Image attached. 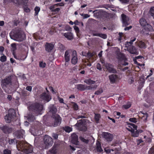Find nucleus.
I'll return each mask as SVG.
<instances>
[{"label":"nucleus","mask_w":154,"mask_h":154,"mask_svg":"<svg viewBox=\"0 0 154 154\" xmlns=\"http://www.w3.org/2000/svg\"><path fill=\"white\" fill-rule=\"evenodd\" d=\"M40 8L39 7L36 6L34 9V11H35V13L34 15L35 16L37 15L38 14L39 12L40 11Z\"/></svg>","instance_id":"obj_43"},{"label":"nucleus","mask_w":154,"mask_h":154,"mask_svg":"<svg viewBox=\"0 0 154 154\" xmlns=\"http://www.w3.org/2000/svg\"><path fill=\"white\" fill-rule=\"evenodd\" d=\"M110 83L113 84L116 83L119 79L118 75L114 74H111L109 76Z\"/></svg>","instance_id":"obj_19"},{"label":"nucleus","mask_w":154,"mask_h":154,"mask_svg":"<svg viewBox=\"0 0 154 154\" xmlns=\"http://www.w3.org/2000/svg\"><path fill=\"white\" fill-rule=\"evenodd\" d=\"M144 76L141 77L140 79V81L141 82L140 83L138 87V89L140 90L143 87L144 83V79L143 78Z\"/></svg>","instance_id":"obj_31"},{"label":"nucleus","mask_w":154,"mask_h":154,"mask_svg":"<svg viewBox=\"0 0 154 154\" xmlns=\"http://www.w3.org/2000/svg\"><path fill=\"white\" fill-rule=\"evenodd\" d=\"M72 51L71 50H68L65 51L64 54V59L66 63L70 61V54H72Z\"/></svg>","instance_id":"obj_22"},{"label":"nucleus","mask_w":154,"mask_h":154,"mask_svg":"<svg viewBox=\"0 0 154 154\" xmlns=\"http://www.w3.org/2000/svg\"><path fill=\"white\" fill-rule=\"evenodd\" d=\"M56 6V5H54L51 6L50 7H49V9L51 11V12H53V10L54 9L55 7Z\"/></svg>","instance_id":"obj_64"},{"label":"nucleus","mask_w":154,"mask_h":154,"mask_svg":"<svg viewBox=\"0 0 154 154\" xmlns=\"http://www.w3.org/2000/svg\"><path fill=\"white\" fill-rule=\"evenodd\" d=\"M122 3L124 4L128 3L129 1V0H119Z\"/></svg>","instance_id":"obj_62"},{"label":"nucleus","mask_w":154,"mask_h":154,"mask_svg":"<svg viewBox=\"0 0 154 154\" xmlns=\"http://www.w3.org/2000/svg\"><path fill=\"white\" fill-rule=\"evenodd\" d=\"M44 144L43 147L45 149H47L51 146L53 143V140L50 136L45 135L43 139Z\"/></svg>","instance_id":"obj_4"},{"label":"nucleus","mask_w":154,"mask_h":154,"mask_svg":"<svg viewBox=\"0 0 154 154\" xmlns=\"http://www.w3.org/2000/svg\"><path fill=\"white\" fill-rule=\"evenodd\" d=\"M23 147L22 151L26 154L31 153L33 152V147L28 143H25L23 145Z\"/></svg>","instance_id":"obj_11"},{"label":"nucleus","mask_w":154,"mask_h":154,"mask_svg":"<svg viewBox=\"0 0 154 154\" xmlns=\"http://www.w3.org/2000/svg\"><path fill=\"white\" fill-rule=\"evenodd\" d=\"M71 137L72 140L71 142L72 143L75 145L79 144L78 136L75 133H73L71 135Z\"/></svg>","instance_id":"obj_23"},{"label":"nucleus","mask_w":154,"mask_h":154,"mask_svg":"<svg viewBox=\"0 0 154 154\" xmlns=\"http://www.w3.org/2000/svg\"><path fill=\"white\" fill-rule=\"evenodd\" d=\"M8 143L10 145L15 144L17 143V140L15 138L13 139L8 138Z\"/></svg>","instance_id":"obj_36"},{"label":"nucleus","mask_w":154,"mask_h":154,"mask_svg":"<svg viewBox=\"0 0 154 154\" xmlns=\"http://www.w3.org/2000/svg\"><path fill=\"white\" fill-rule=\"evenodd\" d=\"M103 92V89L102 88H100L98 90L95 91L94 93L95 94L99 95L101 94Z\"/></svg>","instance_id":"obj_45"},{"label":"nucleus","mask_w":154,"mask_h":154,"mask_svg":"<svg viewBox=\"0 0 154 154\" xmlns=\"http://www.w3.org/2000/svg\"><path fill=\"white\" fill-rule=\"evenodd\" d=\"M122 20V26L126 27L129 24L128 22L129 20V17L124 14L121 15Z\"/></svg>","instance_id":"obj_12"},{"label":"nucleus","mask_w":154,"mask_h":154,"mask_svg":"<svg viewBox=\"0 0 154 154\" xmlns=\"http://www.w3.org/2000/svg\"><path fill=\"white\" fill-rule=\"evenodd\" d=\"M60 144L57 143H55L52 147L48 151V152L51 154H56Z\"/></svg>","instance_id":"obj_18"},{"label":"nucleus","mask_w":154,"mask_h":154,"mask_svg":"<svg viewBox=\"0 0 154 154\" xmlns=\"http://www.w3.org/2000/svg\"><path fill=\"white\" fill-rule=\"evenodd\" d=\"M38 125H34L30 129V131L31 133L33 135H36L38 133V131L40 128V126L38 124L40 123L38 122Z\"/></svg>","instance_id":"obj_14"},{"label":"nucleus","mask_w":154,"mask_h":154,"mask_svg":"<svg viewBox=\"0 0 154 154\" xmlns=\"http://www.w3.org/2000/svg\"><path fill=\"white\" fill-rule=\"evenodd\" d=\"M139 23L142 27V30L140 31V33L143 34L144 32L143 31V29H144V16H142V17L140 19Z\"/></svg>","instance_id":"obj_27"},{"label":"nucleus","mask_w":154,"mask_h":154,"mask_svg":"<svg viewBox=\"0 0 154 154\" xmlns=\"http://www.w3.org/2000/svg\"><path fill=\"white\" fill-rule=\"evenodd\" d=\"M100 117V114H95L94 119L95 120L96 122L97 123H99V119Z\"/></svg>","instance_id":"obj_41"},{"label":"nucleus","mask_w":154,"mask_h":154,"mask_svg":"<svg viewBox=\"0 0 154 154\" xmlns=\"http://www.w3.org/2000/svg\"><path fill=\"white\" fill-rule=\"evenodd\" d=\"M7 57H6L4 55L1 56L0 57V60L2 62H4L6 61Z\"/></svg>","instance_id":"obj_51"},{"label":"nucleus","mask_w":154,"mask_h":154,"mask_svg":"<svg viewBox=\"0 0 154 154\" xmlns=\"http://www.w3.org/2000/svg\"><path fill=\"white\" fill-rule=\"evenodd\" d=\"M23 10L24 11L27 13L29 12L30 11V9L27 7H24Z\"/></svg>","instance_id":"obj_61"},{"label":"nucleus","mask_w":154,"mask_h":154,"mask_svg":"<svg viewBox=\"0 0 154 154\" xmlns=\"http://www.w3.org/2000/svg\"><path fill=\"white\" fill-rule=\"evenodd\" d=\"M80 14L83 17V19L89 17H90V15H89L88 14Z\"/></svg>","instance_id":"obj_60"},{"label":"nucleus","mask_w":154,"mask_h":154,"mask_svg":"<svg viewBox=\"0 0 154 154\" xmlns=\"http://www.w3.org/2000/svg\"><path fill=\"white\" fill-rule=\"evenodd\" d=\"M136 39V38H134V39L132 40H131L129 42H126L125 43V47L128 48V45H130V46H131V45L133 44V42Z\"/></svg>","instance_id":"obj_38"},{"label":"nucleus","mask_w":154,"mask_h":154,"mask_svg":"<svg viewBox=\"0 0 154 154\" xmlns=\"http://www.w3.org/2000/svg\"><path fill=\"white\" fill-rule=\"evenodd\" d=\"M49 112L51 113L52 115L57 114L56 112H57V109L56 107L54 105H52L49 107Z\"/></svg>","instance_id":"obj_29"},{"label":"nucleus","mask_w":154,"mask_h":154,"mask_svg":"<svg viewBox=\"0 0 154 154\" xmlns=\"http://www.w3.org/2000/svg\"><path fill=\"white\" fill-rule=\"evenodd\" d=\"M41 101H43L44 103L49 102L51 99V96L48 93L45 92L42 93L39 96Z\"/></svg>","instance_id":"obj_6"},{"label":"nucleus","mask_w":154,"mask_h":154,"mask_svg":"<svg viewBox=\"0 0 154 154\" xmlns=\"http://www.w3.org/2000/svg\"><path fill=\"white\" fill-rule=\"evenodd\" d=\"M127 124L128 125H130L134 129L137 130V126L134 124L132 123H128V122H127Z\"/></svg>","instance_id":"obj_53"},{"label":"nucleus","mask_w":154,"mask_h":154,"mask_svg":"<svg viewBox=\"0 0 154 154\" xmlns=\"http://www.w3.org/2000/svg\"><path fill=\"white\" fill-rule=\"evenodd\" d=\"M24 133V131L21 129L16 131L13 134L17 138L21 139L23 138Z\"/></svg>","instance_id":"obj_15"},{"label":"nucleus","mask_w":154,"mask_h":154,"mask_svg":"<svg viewBox=\"0 0 154 154\" xmlns=\"http://www.w3.org/2000/svg\"><path fill=\"white\" fill-rule=\"evenodd\" d=\"M136 131L135 132H134H134L132 133V136L134 137H137L139 135V132L138 130H136Z\"/></svg>","instance_id":"obj_46"},{"label":"nucleus","mask_w":154,"mask_h":154,"mask_svg":"<svg viewBox=\"0 0 154 154\" xmlns=\"http://www.w3.org/2000/svg\"><path fill=\"white\" fill-rule=\"evenodd\" d=\"M16 113L15 110L13 109H10L8 110V113L5 116V119L7 123H10L15 118Z\"/></svg>","instance_id":"obj_5"},{"label":"nucleus","mask_w":154,"mask_h":154,"mask_svg":"<svg viewBox=\"0 0 154 154\" xmlns=\"http://www.w3.org/2000/svg\"><path fill=\"white\" fill-rule=\"evenodd\" d=\"M93 36H99L103 39H106L107 36L106 34L102 33H93Z\"/></svg>","instance_id":"obj_34"},{"label":"nucleus","mask_w":154,"mask_h":154,"mask_svg":"<svg viewBox=\"0 0 154 154\" xmlns=\"http://www.w3.org/2000/svg\"><path fill=\"white\" fill-rule=\"evenodd\" d=\"M139 46L140 48H143L144 47V43L142 41L140 42L139 44Z\"/></svg>","instance_id":"obj_56"},{"label":"nucleus","mask_w":154,"mask_h":154,"mask_svg":"<svg viewBox=\"0 0 154 154\" xmlns=\"http://www.w3.org/2000/svg\"><path fill=\"white\" fill-rule=\"evenodd\" d=\"M71 56L72 57L71 59V63L75 65L78 62V58L76 51L74 50L72 51Z\"/></svg>","instance_id":"obj_20"},{"label":"nucleus","mask_w":154,"mask_h":154,"mask_svg":"<svg viewBox=\"0 0 154 154\" xmlns=\"http://www.w3.org/2000/svg\"><path fill=\"white\" fill-rule=\"evenodd\" d=\"M29 108L36 116H38L42 114L41 112L43 109V106L38 103H36L32 104Z\"/></svg>","instance_id":"obj_2"},{"label":"nucleus","mask_w":154,"mask_h":154,"mask_svg":"<svg viewBox=\"0 0 154 154\" xmlns=\"http://www.w3.org/2000/svg\"><path fill=\"white\" fill-rule=\"evenodd\" d=\"M88 120L85 119L79 120L75 125V126L78 128L79 131H86L88 129L87 121Z\"/></svg>","instance_id":"obj_3"},{"label":"nucleus","mask_w":154,"mask_h":154,"mask_svg":"<svg viewBox=\"0 0 154 154\" xmlns=\"http://www.w3.org/2000/svg\"><path fill=\"white\" fill-rule=\"evenodd\" d=\"M85 138L82 136L79 137V139L82 142L86 144H88V143L90 141H91L92 140H94L93 137L91 136H88L87 137H85Z\"/></svg>","instance_id":"obj_21"},{"label":"nucleus","mask_w":154,"mask_h":154,"mask_svg":"<svg viewBox=\"0 0 154 154\" xmlns=\"http://www.w3.org/2000/svg\"><path fill=\"white\" fill-rule=\"evenodd\" d=\"M73 27H74V29H75V32L77 33V35L78 36V33H79L80 32V30L79 29V28L78 26H74Z\"/></svg>","instance_id":"obj_55"},{"label":"nucleus","mask_w":154,"mask_h":154,"mask_svg":"<svg viewBox=\"0 0 154 154\" xmlns=\"http://www.w3.org/2000/svg\"><path fill=\"white\" fill-rule=\"evenodd\" d=\"M4 154H11V151L8 149H5L3 151Z\"/></svg>","instance_id":"obj_54"},{"label":"nucleus","mask_w":154,"mask_h":154,"mask_svg":"<svg viewBox=\"0 0 154 154\" xmlns=\"http://www.w3.org/2000/svg\"><path fill=\"white\" fill-rule=\"evenodd\" d=\"M18 0H4L5 3L7 4L11 2H13L14 4L17 6Z\"/></svg>","instance_id":"obj_35"},{"label":"nucleus","mask_w":154,"mask_h":154,"mask_svg":"<svg viewBox=\"0 0 154 154\" xmlns=\"http://www.w3.org/2000/svg\"><path fill=\"white\" fill-rule=\"evenodd\" d=\"M27 91H22L21 92V96L25 99L26 98V97L27 95Z\"/></svg>","instance_id":"obj_44"},{"label":"nucleus","mask_w":154,"mask_h":154,"mask_svg":"<svg viewBox=\"0 0 154 154\" xmlns=\"http://www.w3.org/2000/svg\"><path fill=\"white\" fill-rule=\"evenodd\" d=\"M51 117L54 119V123L52 124V125L56 127L59 125L61 123L62 119L58 114L52 115Z\"/></svg>","instance_id":"obj_8"},{"label":"nucleus","mask_w":154,"mask_h":154,"mask_svg":"<svg viewBox=\"0 0 154 154\" xmlns=\"http://www.w3.org/2000/svg\"><path fill=\"white\" fill-rule=\"evenodd\" d=\"M94 54L93 53H91L89 52H88L87 54L86 55V56L89 58L92 57L94 56Z\"/></svg>","instance_id":"obj_57"},{"label":"nucleus","mask_w":154,"mask_h":154,"mask_svg":"<svg viewBox=\"0 0 154 154\" xmlns=\"http://www.w3.org/2000/svg\"><path fill=\"white\" fill-rule=\"evenodd\" d=\"M45 50L48 52H50L53 49L54 45L51 43L46 42L45 45Z\"/></svg>","instance_id":"obj_24"},{"label":"nucleus","mask_w":154,"mask_h":154,"mask_svg":"<svg viewBox=\"0 0 154 154\" xmlns=\"http://www.w3.org/2000/svg\"><path fill=\"white\" fill-rule=\"evenodd\" d=\"M149 154H154V148H151L149 151Z\"/></svg>","instance_id":"obj_63"},{"label":"nucleus","mask_w":154,"mask_h":154,"mask_svg":"<svg viewBox=\"0 0 154 154\" xmlns=\"http://www.w3.org/2000/svg\"><path fill=\"white\" fill-rule=\"evenodd\" d=\"M63 35L69 40H71L73 38L72 34L71 32L65 33Z\"/></svg>","instance_id":"obj_32"},{"label":"nucleus","mask_w":154,"mask_h":154,"mask_svg":"<svg viewBox=\"0 0 154 154\" xmlns=\"http://www.w3.org/2000/svg\"><path fill=\"white\" fill-rule=\"evenodd\" d=\"M117 58L120 61L124 60L126 61L127 60V59L126 57L122 53L119 52H117Z\"/></svg>","instance_id":"obj_25"},{"label":"nucleus","mask_w":154,"mask_h":154,"mask_svg":"<svg viewBox=\"0 0 154 154\" xmlns=\"http://www.w3.org/2000/svg\"><path fill=\"white\" fill-rule=\"evenodd\" d=\"M77 89L81 91L85 90V85L82 84H78L77 85Z\"/></svg>","instance_id":"obj_37"},{"label":"nucleus","mask_w":154,"mask_h":154,"mask_svg":"<svg viewBox=\"0 0 154 154\" xmlns=\"http://www.w3.org/2000/svg\"><path fill=\"white\" fill-rule=\"evenodd\" d=\"M96 149L98 152L101 153L103 152V150L101 148V144L100 142L99 141H97L96 143Z\"/></svg>","instance_id":"obj_30"},{"label":"nucleus","mask_w":154,"mask_h":154,"mask_svg":"<svg viewBox=\"0 0 154 154\" xmlns=\"http://www.w3.org/2000/svg\"><path fill=\"white\" fill-rule=\"evenodd\" d=\"M153 30L152 26L147 22H145V34L150 35L149 32Z\"/></svg>","instance_id":"obj_17"},{"label":"nucleus","mask_w":154,"mask_h":154,"mask_svg":"<svg viewBox=\"0 0 154 154\" xmlns=\"http://www.w3.org/2000/svg\"><path fill=\"white\" fill-rule=\"evenodd\" d=\"M63 129L66 132L68 133H69L72 130V128L68 126H65V127H63Z\"/></svg>","instance_id":"obj_39"},{"label":"nucleus","mask_w":154,"mask_h":154,"mask_svg":"<svg viewBox=\"0 0 154 154\" xmlns=\"http://www.w3.org/2000/svg\"><path fill=\"white\" fill-rule=\"evenodd\" d=\"M27 119L29 122H32L35 120V118L34 113H29L26 116Z\"/></svg>","instance_id":"obj_28"},{"label":"nucleus","mask_w":154,"mask_h":154,"mask_svg":"<svg viewBox=\"0 0 154 154\" xmlns=\"http://www.w3.org/2000/svg\"><path fill=\"white\" fill-rule=\"evenodd\" d=\"M72 106L74 109L75 110H77L78 109V105L74 102H72Z\"/></svg>","instance_id":"obj_48"},{"label":"nucleus","mask_w":154,"mask_h":154,"mask_svg":"<svg viewBox=\"0 0 154 154\" xmlns=\"http://www.w3.org/2000/svg\"><path fill=\"white\" fill-rule=\"evenodd\" d=\"M103 66L105 67L107 71L109 73H117V71L116 69L114 68V66L112 64L108 63H104Z\"/></svg>","instance_id":"obj_9"},{"label":"nucleus","mask_w":154,"mask_h":154,"mask_svg":"<svg viewBox=\"0 0 154 154\" xmlns=\"http://www.w3.org/2000/svg\"><path fill=\"white\" fill-rule=\"evenodd\" d=\"M131 105V104L130 102H128L126 105L123 106V107L125 109L129 108Z\"/></svg>","instance_id":"obj_49"},{"label":"nucleus","mask_w":154,"mask_h":154,"mask_svg":"<svg viewBox=\"0 0 154 154\" xmlns=\"http://www.w3.org/2000/svg\"><path fill=\"white\" fill-rule=\"evenodd\" d=\"M12 47L11 50L12 51H15L17 50L16 44L15 43H13L11 45Z\"/></svg>","instance_id":"obj_47"},{"label":"nucleus","mask_w":154,"mask_h":154,"mask_svg":"<svg viewBox=\"0 0 154 154\" xmlns=\"http://www.w3.org/2000/svg\"><path fill=\"white\" fill-rule=\"evenodd\" d=\"M59 46V48L61 52H63L64 50L65 49V47L61 43H59L58 44Z\"/></svg>","instance_id":"obj_42"},{"label":"nucleus","mask_w":154,"mask_h":154,"mask_svg":"<svg viewBox=\"0 0 154 154\" xmlns=\"http://www.w3.org/2000/svg\"><path fill=\"white\" fill-rule=\"evenodd\" d=\"M84 82L88 85L94 84L95 82V81L92 80L91 79H86L84 81Z\"/></svg>","instance_id":"obj_40"},{"label":"nucleus","mask_w":154,"mask_h":154,"mask_svg":"<svg viewBox=\"0 0 154 154\" xmlns=\"http://www.w3.org/2000/svg\"><path fill=\"white\" fill-rule=\"evenodd\" d=\"M28 2L27 0H18L17 2V6H19L23 5H25L26 6Z\"/></svg>","instance_id":"obj_33"},{"label":"nucleus","mask_w":154,"mask_h":154,"mask_svg":"<svg viewBox=\"0 0 154 154\" xmlns=\"http://www.w3.org/2000/svg\"><path fill=\"white\" fill-rule=\"evenodd\" d=\"M58 134L57 133H53L52 134V136L53 137V138L55 140L57 139L58 137Z\"/></svg>","instance_id":"obj_58"},{"label":"nucleus","mask_w":154,"mask_h":154,"mask_svg":"<svg viewBox=\"0 0 154 154\" xmlns=\"http://www.w3.org/2000/svg\"><path fill=\"white\" fill-rule=\"evenodd\" d=\"M12 77L11 75L6 76L5 78L2 79L1 82L2 85L7 87L9 85H11Z\"/></svg>","instance_id":"obj_10"},{"label":"nucleus","mask_w":154,"mask_h":154,"mask_svg":"<svg viewBox=\"0 0 154 154\" xmlns=\"http://www.w3.org/2000/svg\"><path fill=\"white\" fill-rule=\"evenodd\" d=\"M130 46V45H128V51L131 54L137 55L138 52L135 47L133 46Z\"/></svg>","instance_id":"obj_26"},{"label":"nucleus","mask_w":154,"mask_h":154,"mask_svg":"<svg viewBox=\"0 0 154 154\" xmlns=\"http://www.w3.org/2000/svg\"><path fill=\"white\" fill-rule=\"evenodd\" d=\"M149 11L151 15L154 18V7L151 8Z\"/></svg>","instance_id":"obj_52"},{"label":"nucleus","mask_w":154,"mask_h":154,"mask_svg":"<svg viewBox=\"0 0 154 154\" xmlns=\"http://www.w3.org/2000/svg\"><path fill=\"white\" fill-rule=\"evenodd\" d=\"M102 137L104 138L107 141L110 142L112 140L113 135L108 132H103L102 134Z\"/></svg>","instance_id":"obj_13"},{"label":"nucleus","mask_w":154,"mask_h":154,"mask_svg":"<svg viewBox=\"0 0 154 154\" xmlns=\"http://www.w3.org/2000/svg\"><path fill=\"white\" fill-rule=\"evenodd\" d=\"M95 12V11L93 12L94 16L101 17L103 19L108 18L109 17V14L102 10H100L96 12Z\"/></svg>","instance_id":"obj_7"},{"label":"nucleus","mask_w":154,"mask_h":154,"mask_svg":"<svg viewBox=\"0 0 154 154\" xmlns=\"http://www.w3.org/2000/svg\"><path fill=\"white\" fill-rule=\"evenodd\" d=\"M129 120L130 122L134 123H136L137 122V119L135 118H131L129 119Z\"/></svg>","instance_id":"obj_59"},{"label":"nucleus","mask_w":154,"mask_h":154,"mask_svg":"<svg viewBox=\"0 0 154 154\" xmlns=\"http://www.w3.org/2000/svg\"><path fill=\"white\" fill-rule=\"evenodd\" d=\"M46 63H43L42 61L39 62V66L40 67L42 68H44L45 67Z\"/></svg>","instance_id":"obj_50"},{"label":"nucleus","mask_w":154,"mask_h":154,"mask_svg":"<svg viewBox=\"0 0 154 154\" xmlns=\"http://www.w3.org/2000/svg\"><path fill=\"white\" fill-rule=\"evenodd\" d=\"M0 129L4 133L7 134L11 133L13 129L12 128L6 125L0 127Z\"/></svg>","instance_id":"obj_16"},{"label":"nucleus","mask_w":154,"mask_h":154,"mask_svg":"<svg viewBox=\"0 0 154 154\" xmlns=\"http://www.w3.org/2000/svg\"><path fill=\"white\" fill-rule=\"evenodd\" d=\"M11 39L19 42H22L26 39V35L19 28L12 29L10 33Z\"/></svg>","instance_id":"obj_1"}]
</instances>
